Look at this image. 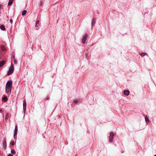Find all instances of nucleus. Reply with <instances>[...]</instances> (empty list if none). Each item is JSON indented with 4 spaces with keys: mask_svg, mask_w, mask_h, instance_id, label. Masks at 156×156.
<instances>
[{
    "mask_svg": "<svg viewBox=\"0 0 156 156\" xmlns=\"http://www.w3.org/2000/svg\"><path fill=\"white\" fill-rule=\"evenodd\" d=\"M12 85V83L11 81H9L7 83L5 87V91L7 93L11 91Z\"/></svg>",
    "mask_w": 156,
    "mask_h": 156,
    "instance_id": "f257e3e1",
    "label": "nucleus"
},
{
    "mask_svg": "<svg viewBox=\"0 0 156 156\" xmlns=\"http://www.w3.org/2000/svg\"><path fill=\"white\" fill-rule=\"evenodd\" d=\"M14 67L13 66V64H11V66L10 67L9 70L8 72V75H10L14 71Z\"/></svg>",
    "mask_w": 156,
    "mask_h": 156,
    "instance_id": "f03ea898",
    "label": "nucleus"
},
{
    "mask_svg": "<svg viewBox=\"0 0 156 156\" xmlns=\"http://www.w3.org/2000/svg\"><path fill=\"white\" fill-rule=\"evenodd\" d=\"M87 37V34H85L82 39V41L83 44H84L85 43Z\"/></svg>",
    "mask_w": 156,
    "mask_h": 156,
    "instance_id": "7ed1b4c3",
    "label": "nucleus"
},
{
    "mask_svg": "<svg viewBox=\"0 0 156 156\" xmlns=\"http://www.w3.org/2000/svg\"><path fill=\"white\" fill-rule=\"evenodd\" d=\"M114 135V134L112 132H111L110 133V136L109 137V141L112 142L113 141V136Z\"/></svg>",
    "mask_w": 156,
    "mask_h": 156,
    "instance_id": "20e7f679",
    "label": "nucleus"
},
{
    "mask_svg": "<svg viewBox=\"0 0 156 156\" xmlns=\"http://www.w3.org/2000/svg\"><path fill=\"white\" fill-rule=\"evenodd\" d=\"M129 92L128 90H124V94L125 95L128 96L129 94Z\"/></svg>",
    "mask_w": 156,
    "mask_h": 156,
    "instance_id": "39448f33",
    "label": "nucleus"
},
{
    "mask_svg": "<svg viewBox=\"0 0 156 156\" xmlns=\"http://www.w3.org/2000/svg\"><path fill=\"white\" fill-rule=\"evenodd\" d=\"M15 129L14 130V136L15 137V136L17 135V132L18 130L17 127H15Z\"/></svg>",
    "mask_w": 156,
    "mask_h": 156,
    "instance_id": "423d86ee",
    "label": "nucleus"
},
{
    "mask_svg": "<svg viewBox=\"0 0 156 156\" xmlns=\"http://www.w3.org/2000/svg\"><path fill=\"white\" fill-rule=\"evenodd\" d=\"M23 108L24 111H25L26 108V103L25 101H24L23 102Z\"/></svg>",
    "mask_w": 156,
    "mask_h": 156,
    "instance_id": "0eeeda50",
    "label": "nucleus"
},
{
    "mask_svg": "<svg viewBox=\"0 0 156 156\" xmlns=\"http://www.w3.org/2000/svg\"><path fill=\"white\" fill-rule=\"evenodd\" d=\"M5 63V62L4 61H2L0 62V67L3 66Z\"/></svg>",
    "mask_w": 156,
    "mask_h": 156,
    "instance_id": "6e6552de",
    "label": "nucleus"
},
{
    "mask_svg": "<svg viewBox=\"0 0 156 156\" xmlns=\"http://www.w3.org/2000/svg\"><path fill=\"white\" fill-rule=\"evenodd\" d=\"M96 23V20L95 18H94L92 22V26H94L95 24Z\"/></svg>",
    "mask_w": 156,
    "mask_h": 156,
    "instance_id": "1a4fd4ad",
    "label": "nucleus"
},
{
    "mask_svg": "<svg viewBox=\"0 0 156 156\" xmlns=\"http://www.w3.org/2000/svg\"><path fill=\"white\" fill-rule=\"evenodd\" d=\"M13 1H14V0H9V1L8 3V5H11L12 4V3L13 2Z\"/></svg>",
    "mask_w": 156,
    "mask_h": 156,
    "instance_id": "9d476101",
    "label": "nucleus"
},
{
    "mask_svg": "<svg viewBox=\"0 0 156 156\" xmlns=\"http://www.w3.org/2000/svg\"><path fill=\"white\" fill-rule=\"evenodd\" d=\"M0 28H1V29L3 30H5V27H4V26L3 25H1L0 26Z\"/></svg>",
    "mask_w": 156,
    "mask_h": 156,
    "instance_id": "9b49d317",
    "label": "nucleus"
},
{
    "mask_svg": "<svg viewBox=\"0 0 156 156\" xmlns=\"http://www.w3.org/2000/svg\"><path fill=\"white\" fill-rule=\"evenodd\" d=\"M2 100L6 102L8 100L6 96H5L2 98Z\"/></svg>",
    "mask_w": 156,
    "mask_h": 156,
    "instance_id": "f8f14e48",
    "label": "nucleus"
},
{
    "mask_svg": "<svg viewBox=\"0 0 156 156\" xmlns=\"http://www.w3.org/2000/svg\"><path fill=\"white\" fill-rule=\"evenodd\" d=\"M147 54L146 53H142L140 54V55L142 57L144 56L145 55H146Z\"/></svg>",
    "mask_w": 156,
    "mask_h": 156,
    "instance_id": "ddd939ff",
    "label": "nucleus"
},
{
    "mask_svg": "<svg viewBox=\"0 0 156 156\" xmlns=\"http://www.w3.org/2000/svg\"><path fill=\"white\" fill-rule=\"evenodd\" d=\"M27 13V11L26 10H24L22 13V15L23 16H24Z\"/></svg>",
    "mask_w": 156,
    "mask_h": 156,
    "instance_id": "4468645a",
    "label": "nucleus"
},
{
    "mask_svg": "<svg viewBox=\"0 0 156 156\" xmlns=\"http://www.w3.org/2000/svg\"><path fill=\"white\" fill-rule=\"evenodd\" d=\"M145 121L146 122H149V119H148V117H147V115L145 117Z\"/></svg>",
    "mask_w": 156,
    "mask_h": 156,
    "instance_id": "2eb2a0df",
    "label": "nucleus"
},
{
    "mask_svg": "<svg viewBox=\"0 0 156 156\" xmlns=\"http://www.w3.org/2000/svg\"><path fill=\"white\" fill-rule=\"evenodd\" d=\"M11 152L12 154H14L15 153V150L14 149H11Z\"/></svg>",
    "mask_w": 156,
    "mask_h": 156,
    "instance_id": "dca6fc26",
    "label": "nucleus"
},
{
    "mask_svg": "<svg viewBox=\"0 0 156 156\" xmlns=\"http://www.w3.org/2000/svg\"><path fill=\"white\" fill-rule=\"evenodd\" d=\"M9 114L7 113L6 115L5 118L6 120L8 119V118L9 117Z\"/></svg>",
    "mask_w": 156,
    "mask_h": 156,
    "instance_id": "f3484780",
    "label": "nucleus"
},
{
    "mask_svg": "<svg viewBox=\"0 0 156 156\" xmlns=\"http://www.w3.org/2000/svg\"><path fill=\"white\" fill-rule=\"evenodd\" d=\"M39 23V20H37V21L36 22V25H35V27H38L37 24H38Z\"/></svg>",
    "mask_w": 156,
    "mask_h": 156,
    "instance_id": "a211bd4d",
    "label": "nucleus"
},
{
    "mask_svg": "<svg viewBox=\"0 0 156 156\" xmlns=\"http://www.w3.org/2000/svg\"><path fill=\"white\" fill-rule=\"evenodd\" d=\"M10 144L12 145H14V144H15V143H14V141H12L11 142H10Z\"/></svg>",
    "mask_w": 156,
    "mask_h": 156,
    "instance_id": "6ab92c4d",
    "label": "nucleus"
},
{
    "mask_svg": "<svg viewBox=\"0 0 156 156\" xmlns=\"http://www.w3.org/2000/svg\"><path fill=\"white\" fill-rule=\"evenodd\" d=\"M78 102V101L77 100H75L74 101V102L75 103H77Z\"/></svg>",
    "mask_w": 156,
    "mask_h": 156,
    "instance_id": "aec40b11",
    "label": "nucleus"
},
{
    "mask_svg": "<svg viewBox=\"0 0 156 156\" xmlns=\"http://www.w3.org/2000/svg\"><path fill=\"white\" fill-rule=\"evenodd\" d=\"M14 63L15 64H16L17 63V61L16 60H15L14 61Z\"/></svg>",
    "mask_w": 156,
    "mask_h": 156,
    "instance_id": "412c9836",
    "label": "nucleus"
},
{
    "mask_svg": "<svg viewBox=\"0 0 156 156\" xmlns=\"http://www.w3.org/2000/svg\"><path fill=\"white\" fill-rule=\"evenodd\" d=\"M12 19H11L10 20V23H12Z\"/></svg>",
    "mask_w": 156,
    "mask_h": 156,
    "instance_id": "4be33fe9",
    "label": "nucleus"
},
{
    "mask_svg": "<svg viewBox=\"0 0 156 156\" xmlns=\"http://www.w3.org/2000/svg\"><path fill=\"white\" fill-rule=\"evenodd\" d=\"M2 49L3 50H5V48L4 47H2Z\"/></svg>",
    "mask_w": 156,
    "mask_h": 156,
    "instance_id": "5701e85b",
    "label": "nucleus"
},
{
    "mask_svg": "<svg viewBox=\"0 0 156 156\" xmlns=\"http://www.w3.org/2000/svg\"><path fill=\"white\" fill-rule=\"evenodd\" d=\"M8 156H13V155L11 154H9L8 155Z\"/></svg>",
    "mask_w": 156,
    "mask_h": 156,
    "instance_id": "b1692460",
    "label": "nucleus"
},
{
    "mask_svg": "<svg viewBox=\"0 0 156 156\" xmlns=\"http://www.w3.org/2000/svg\"><path fill=\"white\" fill-rule=\"evenodd\" d=\"M2 6V5L0 4V8H1V7Z\"/></svg>",
    "mask_w": 156,
    "mask_h": 156,
    "instance_id": "393cba45",
    "label": "nucleus"
},
{
    "mask_svg": "<svg viewBox=\"0 0 156 156\" xmlns=\"http://www.w3.org/2000/svg\"><path fill=\"white\" fill-rule=\"evenodd\" d=\"M2 110L1 109H0V112H2Z\"/></svg>",
    "mask_w": 156,
    "mask_h": 156,
    "instance_id": "a878e982",
    "label": "nucleus"
},
{
    "mask_svg": "<svg viewBox=\"0 0 156 156\" xmlns=\"http://www.w3.org/2000/svg\"><path fill=\"white\" fill-rule=\"evenodd\" d=\"M154 156H156V155H154Z\"/></svg>",
    "mask_w": 156,
    "mask_h": 156,
    "instance_id": "bb28decb",
    "label": "nucleus"
}]
</instances>
